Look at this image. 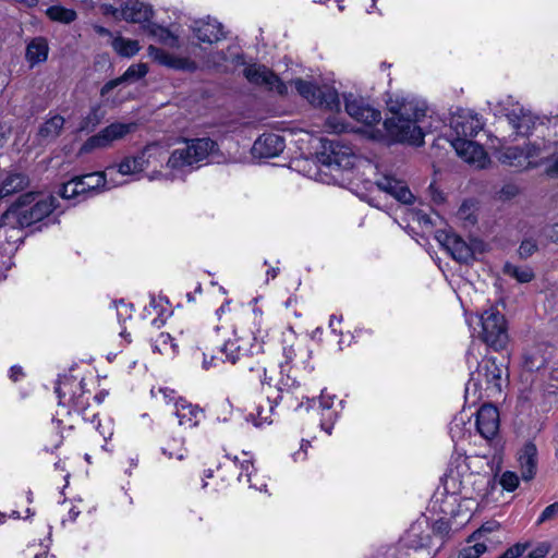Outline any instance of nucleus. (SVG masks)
Returning a JSON list of instances; mask_svg holds the SVG:
<instances>
[{
  "label": "nucleus",
  "instance_id": "12",
  "mask_svg": "<svg viewBox=\"0 0 558 558\" xmlns=\"http://www.w3.org/2000/svg\"><path fill=\"white\" fill-rule=\"evenodd\" d=\"M101 12L104 15L112 16L116 20L140 24L148 22L153 15L151 8L140 0H126L121 8L104 2Z\"/></svg>",
  "mask_w": 558,
  "mask_h": 558
},
{
  "label": "nucleus",
  "instance_id": "63",
  "mask_svg": "<svg viewBox=\"0 0 558 558\" xmlns=\"http://www.w3.org/2000/svg\"><path fill=\"white\" fill-rule=\"evenodd\" d=\"M546 171L550 175L558 174V154L551 157Z\"/></svg>",
  "mask_w": 558,
  "mask_h": 558
},
{
  "label": "nucleus",
  "instance_id": "40",
  "mask_svg": "<svg viewBox=\"0 0 558 558\" xmlns=\"http://www.w3.org/2000/svg\"><path fill=\"white\" fill-rule=\"evenodd\" d=\"M112 48L113 50L121 57L131 58L135 56L141 46L137 40L128 39L122 36H117L112 39Z\"/></svg>",
  "mask_w": 558,
  "mask_h": 558
},
{
  "label": "nucleus",
  "instance_id": "1",
  "mask_svg": "<svg viewBox=\"0 0 558 558\" xmlns=\"http://www.w3.org/2000/svg\"><path fill=\"white\" fill-rule=\"evenodd\" d=\"M345 111L366 128L364 132L375 141L391 140L421 146L424 143L423 120L427 107L422 100L408 97H397L388 102L392 117L386 119L383 128H378L381 120L380 111L371 107L362 98L353 95L345 96Z\"/></svg>",
  "mask_w": 558,
  "mask_h": 558
},
{
  "label": "nucleus",
  "instance_id": "26",
  "mask_svg": "<svg viewBox=\"0 0 558 558\" xmlns=\"http://www.w3.org/2000/svg\"><path fill=\"white\" fill-rule=\"evenodd\" d=\"M192 28L197 39L203 43L213 44L225 37L222 25L210 17L195 21Z\"/></svg>",
  "mask_w": 558,
  "mask_h": 558
},
{
  "label": "nucleus",
  "instance_id": "44",
  "mask_svg": "<svg viewBox=\"0 0 558 558\" xmlns=\"http://www.w3.org/2000/svg\"><path fill=\"white\" fill-rule=\"evenodd\" d=\"M46 14L50 20L65 24L71 23L76 19V13L74 10L66 9L61 5L49 7L46 11Z\"/></svg>",
  "mask_w": 558,
  "mask_h": 558
},
{
  "label": "nucleus",
  "instance_id": "55",
  "mask_svg": "<svg viewBox=\"0 0 558 558\" xmlns=\"http://www.w3.org/2000/svg\"><path fill=\"white\" fill-rule=\"evenodd\" d=\"M326 132L328 133H342L347 131V125L340 121L338 117H330L325 123Z\"/></svg>",
  "mask_w": 558,
  "mask_h": 558
},
{
  "label": "nucleus",
  "instance_id": "9",
  "mask_svg": "<svg viewBox=\"0 0 558 558\" xmlns=\"http://www.w3.org/2000/svg\"><path fill=\"white\" fill-rule=\"evenodd\" d=\"M481 339L494 350L504 349L509 340L505 316L495 307L484 311L478 316Z\"/></svg>",
  "mask_w": 558,
  "mask_h": 558
},
{
  "label": "nucleus",
  "instance_id": "28",
  "mask_svg": "<svg viewBox=\"0 0 558 558\" xmlns=\"http://www.w3.org/2000/svg\"><path fill=\"white\" fill-rule=\"evenodd\" d=\"M538 118L527 108L521 107L517 114L510 116L509 124L521 136H527L535 129Z\"/></svg>",
  "mask_w": 558,
  "mask_h": 558
},
{
  "label": "nucleus",
  "instance_id": "17",
  "mask_svg": "<svg viewBox=\"0 0 558 558\" xmlns=\"http://www.w3.org/2000/svg\"><path fill=\"white\" fill-rule=\"evenodd\" d=\"M436 239L440 245L459 263H469L473 259L472 247L463 241L459 235L439 230L436 233Z\"/></svg>",
  "mask_w": 558,
  "mask_h": 558
},
{
  "label": "nucleus",
  "instance_id": "13",
  "mask_svg": "<svg viewBox=\"0 0 558 558\" xmlns=\"http://www.w3.org/2000/svg\"><path fill=\"white\" fill-rule=\"evenodd\" d=\"M246 80L257 86L264 87L278 95L288 94V85L284 84L272 71L262 64H250L244 69Z\"/></svg>",
  "mask_w": 558,
  "mask_h": 558
},
{
  "label": "nucleus",
  "instance_id": "19",
  "mask_svg": "<svg viewBox=\"0 0 558 558\" xmlns=\"http://www.w3.org/2000/svg\"><path fill=\"white\" fill-rule=\"evenodd\" d=\"M147 54L156 63L169 69L186 72H194L197 69L196 63L190 58L175 56L153 45L148 46Z\"/></svg>",
  "mask_w": 558,
  "mask_h": 558
},
{
  "label": "nucleus",
  "instance_id": "22",
  "mask_svg": "<svg viewBox=\"0 0 558 558\" xmlns=\"http://www.w3.org/2000/svg\"><path fill=\"white\" fill-rule=\"evenodd\" d=\"M279 403H283L287 407V403L279 398V391L277 390L276 397L271 398L268 396L266 400L256 404L247 414L246 421L251 422L258 428L265 425H270L272 423L274 409Z\"/></svg>",
  "mask_w": 558,
  "mask_h": 558
},
{
  "label": "nucleus",
  "instance_id": "27",
  "mask_svg": "<svg viewBox=\"0 0 558 558\" xmlns=\"http://www.w3.org/2000/svg\"><path fill=\"white\" fill-rule=\"evenodd\" d=\"M518 461L523 481H531L537 469V449L534 444H525L519 452Z\"/></svg>",
  "mask_w": 558,
  "mask_h": 558
},
{
  "label": "nucleus",
  "instance_id": "35",
  "mask_svg": "<svg viewBox=\"0 0 558 558\" xmlns=\"http://www.w3.org/2000/svg\"><path fill=\"white\" fill-rule=\"evenodd\" d=\"M142 160L144 161L145 169L149 167H157L169 157H167V150L158 143H151L146 145L140 153Z\"/></svg>",
  "mask_w": 558,
  "mask_h": 558
},
{
  "label": "nucleus",
  "instance_id": "38",
  "mask_svg": "<svg viewBox=\"0 0 558 558\" xmlns=\"http://www.w3.org/2000/svg\"><path fill=\"white\" fill-rule=\"evenodd\" d=\"M142 159L140 154L136 156H125L120 162L112 167L114 171L121 175H136L145 170V165Z\"/></svg>",
  "mask_w": 558,
  "mask_h": 558
},
{
  "label": "nucleus",
  "instance_id": "57",
  "mask_svg": "<svg viewBox=\"0 0 558 558\" xmlns=\"http://www.w3.org/2000/svg\"><path fill=\"white\" fill-rule=\"evenodd\" d=\"M102 119V114L98 108H93L89 114L86 117L82 129L95 128Z\"/></svg>",
  "mask_w": 558,
  "mask_h": 558
},
{
  "label": "nucleus",
  "instance_id": "6",
  "mask_svg": "<svg viewBox=\"0 0 558 558\" xmlns=\"http://www.w3.org/2000/svg\"><path fill=\"white\" fill-rule=\"evenodd\" d=\"M57 206V198L46 193L29 192L21 195L3 215V226L15 220L20 227H29L48 217Z\"/></svg>",
  "mask_w": 558,
  "mask_h": 558
},
{
  "label": "nucleus",
  "instance_id": "24",
  "mask_svg": "<svg viewBox=\"0 0 558 558\" xmlns=\"http://www.w3.org/2000/svg\"><path fill=\"white\" fill-rule=\"evenodd\" d=\"M174 413L178 417L179 425L184 428L196 427L205 418L204 411L198 405L182 399L175 402Z\"/></svg>",
  "mask_w": 558,
  "mask_h": 558
},
{
  "label": "nucleus",
  "instance_id": "42",
  "mask_svg": "<svg viewBox=\"0 0 558 558\" xmlns=\"http://www.w3.org/2000/svg\"><path fill=\"white\" fill-rule=\"evenodd\" d=\"M547 363L545 351L542 347L534 348L524 355V367L530 371H538Z\"/></svg>",
  "mask_w": 558,
  "mask_h": 558
},
{
  "label": "nucleus",
  "instance_id": "20",
  "mask_svg": "<svg viewBox=\"0 0 558 558\" xmlns=\"http://www.w3.org/2000/svg\"><path fill=\"white\" fill-rule=\"evenodd\" d=\"M226 462L223 465L230 466L239 471L238 474V481L242 482L245 480V482L250 485V487L255 488L259 492H263L266 488L265 483H253V476H256L255 474V468L252 461V458L248 453L242 452V457L238 456H230L226 454Z\"/></svg>",
  "mask_w": 558,
  "mask_h": 558
},
{
  "label": "nucleus",
  "instance_id": "53",
  "mask_svg": "<svg viewBox=\"0 0 558 558\" xmlns=\"http://www.w3.org/2000/svg\"><path fill=\"white\" fill-rule=\"evenodd\" d=\"M556 520H558V502H554L547 506L538 517L536 523L539 525L545 522Z\"/></svg>",
  "mask_w": 558,
  "mask_h": 558
},
{
  "label": "nucleus",
  "instance_id": "37",
  "mask_svg": "<svg viewBox=\"0 0 558 558\" xmlns=\"http://www.w3.org/2000/svg\"><path fill=\"white\" fill-rule=\"evenodd\" d=\"M60 195L64 199H71L74 202H81L87 196V193L82 178L75 177L65 182L60 190Z\"/></svg>",
  "mask_w": 558,
  "mask_h": 558
},
{
  "label": "nucleus",
  "instance_id": "41",
  "mask_svg": "<svg viewBox=\"0 0 558 558\" xmlns=\"http://www.w3.org/2000/svg\"><path fill=\"white\" fill-rule=\"evenodd\" d=\"M333 396L328 395L326 391H322L319 403L324 411H327V414H323L324 421L322 422V428L326 430L327 434H331V428L333 422L337 418V413L331 411L333 404Z\"/></svg>",
  "mask_w": 558,
  "mask_h": 558
},
{
  "label": "nucleus",
  "instance_id": "33",
  "mask_svg": "<svg viewBox=\"0 0 558 558\" xmlns=\"http://www.w3.org/2000/svg\"><path fill=\"white\" fill-rule=\"evenodd\" d=\"M487 106L495 116H506L508 121L510 120L511 113L517 114L518 110H521L522 107L511 95L493 98L487 101Z\"/></svg>",
  "mask_w": 558,
  "mask_h": 558
},
{
  "label": "nucleus",
  "instance_id": "4",
  "mask_svg": "<svg viewBox=\"0 0 558 558\" xmlns=\"http://www.w3.org/2000/svg\"><path fill=\"white\" fill-rule=\"evenodd\" d=\"M474 351L475 344H472L466 353L469 367L477 364L465 385V399L471 403L499 396L507 383V369L501 363L498 364L494 357H486L478 363Z\"/></svg>",
  "mask_w": 558,
  "mask_h": 558
},
{
  "label": "nucleus",
  "instance_id": "46",
  "mask_svg": "<svg viewBox=\"0 0 558 558\" xmlns=\"http://www.w3.org/2000/svg\"><path fill=\"white\" fill-rule=\"evenodd\" d=\"M154 349L165 355H174L178 352V344L169 333L161 332L155 340Z\"/></svg>",
  "mask_w": 558,
  "mask_h": 558
},
{
  "label": "nucleus",
  "instance_id": "58",
  "mask_svg": "<svg viewBox=\"0 0 558 558\" xmlns=\"http://www.w3.org/2000/svg\"><path fill=\"white\" fill-rule=\"evenodd\" d=\"M550 550V545L546 542H542L534 546L531 551L527 554V558H543Z\"/></svg>",
  "mask_w": 558,
  "mask_h": 558
},
{
  "label": "nucleus",
  "instance_id": "11",
  "mask_svg": "<svg viewBox=\"0 0 558 558\" xmlns=\"http://www.w3.org/2000/svg\"><path fill=\"white\" fill-rule=\"evenodd\" d=\"M136 126L134 122H113L100 130L97 134L88 137L82 145L80 154H89L97 149L108 148L112 146L116 141L122 140L128 134L134 132Z\"/></svg>",
  "mask_w": 558,
  "mask_h": 558
},
{
  "label": "nucleus",
  "instance_id": "39",
  "mask_svg": "<svg viewBox=\"0 0 558 558\" xmlns=\"http://www.w3.org/2000/svg\"><path fill=\"white\" fill-rule=\"evenodd\" d=\"M64 125V118L54 114L47 119L41 126L39 128L38 134L44 140H52L56 138Z\"/></svg>",
  "mask_w": 558,
  "mask_h": 558
},
{
  "label": "nucleus",
  "instance_id": "47",
  "mask_svg": "<svg viewBox=\"0 0 558 558\" xmlns=\"http://www.w3.org/2000/svg\"><path fill=\"white\" fill-rule=\"evenodd\" d=\"M161 452L168 459H177L179 461L183 460L186 456L183 438H174L171 444L161 448Z\"/></svg>",
  "mask_w": 558,
  "mask_h": 558
},
{
  "label": "nucleus",
  "instance_id": "54",
  "mask_svg": "<svg viewBox=\"0 0 558 558\" xmlns=\"http://www.w3.org/2000/svg\"><path fill=\"white\" fill-rule=\"evenodd\" d=\"M537 251V243L533 239H525L519 246V255L523 258L530 257Z\"/></svg>",
  "mask_w": 558,
  "mask_h": 558
},
{
  "label": "nucleus",
  "instance_id": "49",
  "mask_svg": "<svg viewBox=\"0 0 558 558\" xmlns=\"http://www.w3.org/2000/svg\"><path fill=\"white\" fill-rule=\"evenodd\" d=\"M145 312L147 313V315H156L150 324L153 326H156V327H160L163 323H165V319H163V312H165V306L160 301H157L155 298H153L148 304V306L145 307Z\"/></svg>",
  "mask_w": 558,
  "mask_h": 558
},
{
  "label": "nucleus",
  "instance_id": "29",
  "mask_svg": "<svg viewBox=\"0 0 558 558\" xmlns=\"http://www.w3.org/2000/svg\"><path fill=\"white\" fill-rule=\"evenodd\" d=\"M148 73L146 63H135L130 65L126 71L114 80L107 82L101 88V96L106 97L113 88L125 82H134L143 78Z\"/></svg>",
  "mask_w": 558,
  "mask_h": 558
},
{
  "label": "nucleus",
  "instance_id": "61",
  "mask_svg": "<svg viewBox=\"0 0 558 558\" xmlns=\"http://www.w3.org/2000/svg\"><path fill=\"white\" fill-rule=\"evenodd\" d=\"M310 447V442L307 440H302L300 444V449L291 454L294 462H304L307 458V448Z\"/></svg>",
  "mask_w": 558,
  "mask_h": 558
},
{
  "label": "nucleus",
  "instance_id": "5",
  "mask_svg": "<svg viewBox=\"0 0 558 558\" xmlns=\"http://www.w3.org/2000/svg\"><path fill=\"white\" fill-rule=\"evenodd\" d=\"M253 328L245 330L235 327L232 338H229L219 348L227 362L235 364L250 355H257L265 351L268 330L262 325V312L254 310L252 313Z\"/></svg>",
  "mask_w": 558,
  "mask_h": 558
},
{
  "label": "nucleus",
  "instance_id": "52",
  "mask_svg": "<svg viewBox=\"0 0 558 558\" xmlns=\"http://www.w3.org/2000/svg\"><path fill=\"white\" fill-rule=\"evenodd\" d=\"M499 529V524L496 522H487L483 524L477 531H475L471 535V541H484L485 543L488 541L487 535Z\"/></svg>",
  "mask_w": 558,
  "mask_h": 558
},
{
  "label": "nucleus",
  "instance_id": "51",
  "mask_svg": "<svg viewBox=\"0 0 558 558\" xmlns=\"http://www.w3.org/2000/svg\"><path fill=\"white\" fill-rule=\"evenodd\" d=\"M499 484L508 492H513L519 486V476L512 471H506L500 475Z\"/></svg>",
  "mask_w": 558,
  "mask_h": 558
},
{
  "label": "nucleus",
  "instance_id": "15",
  "mask_svg": "<svg viewBox=\"0 0 558 558\" xmlns=\"http://www.w3.org/2000/svg\"><path fill=\"white\" fill-rule=\"evenodd\" d=\"M451 144L458 156L470 166L484 169L490 163L487 153L480 144L462 137H456Z\"/></svg>",
  "mask_w": 558,
  "mask_h": 558
},
{
  "label": "nucleus",
  "instance_id": "56",
  "mask_svg": "<svg viewBox=\"0 0 558 558\" xmlns=\"http://www.w3.org/2000/svg\"><path fill=\"white\" fill-rule=\"evenodd\" d=\"M203 361H202V368L205 371H208L211 367H215L218 365V362L220 361L219 357L215 356L210 353V350L207 345L203 348Z\"/></svg>",
  "mask_w": 558,
  "mask_h": 558
},
{
  "label": "nucleus",
  "instance_id": "60",
  "mask_svg": "<svg viewBox=\"0 0 558 558\" xmlns=\"http://www.w3.org/2000/svg\"><path fill=\"white\" fill-rule=\"evenodd\" d=\"M527 545L526 544H515L508 548L501 556L498 558H518L525 553Z\"/></svg>",
  "mask_w": 558,
  "mask_h": 558
},
{
  "label": "nucleus",
  "instance_id": "23",
  "mask_svg": "<svg viewBox=\"0 0 558 558\" xmlns=\"http://www.w3.org/2000/svg\"><path fill=\"white\" fill-rule=\"evenodd\" d=\"M284 140L275 133L260 135L253 145V154L259 158H272L284 149Z\"/></svg>",
  "mask_w": 558,
  "mask_h": 558
},
{
  "label": "nucleus",
  "instance_id": "7",
  "mask_svg": "<svg viewBox=\"0 0 558 558\" xmlns=\"http://www.w3.org/2000/svg\"><path fill=\"white\" fill-rule=\"evenodd\" d=\"M185 146L174 149L168 158L167 167L173 171L194 169L203 162H214L219 155V148L209 137L184 141Z\"/></svg>",
  "mask_w": 558,
  "mask_h": 558
},
{
  "label": "nucleus",
  "instance_id": "14",
  "mask_svg": "<svg viewBox=\"0 0 558 558\" xmlns=\"http://www.w3.org/2000/svg\"><path fill=\"white\" fill-rule=\"evenodd\" d=\"M538 157L543 159L541 148L535 144H527L524 148H506L500 153L498 159L504 165L525 169L536 167L538 165V160H534V158Z\"/></svg>",
  "mask_w": 558,
  "mask_h": 558
},
{
  "label": "nucleus",
  "instance_id": "45",
  "mask_svg": "<svg viewBox=\"0 0 558 558\" xmlns=\"http://www.w3.org/2000/svg\"><path fill=\"white\" fill-rule=\"evenodd\" d=\"M487 549V545L484 541H471L468 539L466 545L459 551L458 558H478Z\"/></svg>",
  "mask_w": 558,
  "mask_h": 558
},
{
  "label": "nucleus",
  "instance_id": "8",
  "mask_svg": "<svg viewBox=\"0 0 558 558\" xmlns=\"http://www.w3.org/2000/svg\"><path fill=\"white\" fill-rule=\"evenodd\" d=\"M295 90L312 106L329 111H339L340 99L337 89L333 86L324 84L318 86L311 81L302 78L292 82Z\"/></svg>",
  "mask_w": 558,
  "mask_h": 558
},
{
  "label": "nucleus",
  "instance_id": "32",
  "mask_svg": "<svg viewBox=\"0 0 558 558\" xmlns=\"http://www.w3.org/2000/svg\"><path fill=\"white\" fill-rule=\"evenodd\" d=\"M49 52L48 41L44 37L33 38L26 46L25 59L33 68L47 60Z\"/></svg>",
  "mask_w": 558,
  "mask_h": 558
},
{
  "label": "nucleus",
  "instance_id": "18",
  "mask_svg": "<svg viewBox=\"0 0 558 558\" xmlns=\"http://www.w3.org/2000/svg\"><path fill=\"white\" fill-rule=\"evenodd\" d=\"M499 412L492 404H483L476 412L475 426L478 434L487 439H493L499 430Z\"/></svg>",
  "mask_w": 558,
  "mask_h": 558
},
{
  "label": "nucleus",
  "instance_id": "21",
  "mask_svg": "<svg viewBox=\"0 0 558 558\" xmlns=\"http://www.w3.org/2000/svg\"><path fill=\"white\" fill-rule=\"evenodd\" d=\"M403 543L410 549L415 551L426 550L428 555L432 549L437 547L430 534L429 526H423L422 523L411 525L403 537Z\"/></svg>",
  "mask_w": 558,
  "mask_h": 558
},
{
  "label": "nucleus",
  "instance_id": "31",
  "mask_svg": "<svg viewBox=\"0 0 558 558\" xmlns=\"http://www.w3.org/2000/svg\"><path fill=\"white\" fill-rule=\"evenodd\" d=\"M429 510L434 513L440 514L439 519H437L434 522L433 526L429 527L430 534L434 538V542H436L437 547L442 544L445 536L448 535L449 531L451 530V519L461 518L464 521H468L470 519L463 515H450L440 511H435L433 509V499L430 500L429 504Z\"/></svg>",
  "mask_w": 558,
  "mask_h": 558
},
{
  "label": "nucleus",
  "instance_id": "64",
  "mask_svg": "<svg viewBox=\"0 0 558 558\" xmlns=\"http://www.w3.org/2000/svg\"><path fill=\"white\" fill-rule=\"evenodd\" d=\"M24 376L23 374V371L20 366H12L11 369H10V378L13 380V381H17L20 380L22 377Z\"/></svg>",
  "mask_w": 558,
  "mask_h": 558
},
{
  "label": "nucleus",
  "instance_id": "50",
  "mask_svg": "<svg viewBox=\"0 0 558 558\" xmlns=\"http://www.w3.org/2000/svg\"><path fill=\"white\" fill-rule=\"evenodd\" d=\"M457 217L463 221L465 226H472L476 222L475 216V205L471 201H465L462 203L460 208L457 211Z\"/></svg>",
  "mask_w": 558,
  "mask_h": 558
},
{
  "label": "nucleus",
  "instance_id": "2",
  "mask_svg": "<svg viewBox=\"0 0 558 558\" xmlns=\"http://www.w3.org/2000/svg\"><path fill=\"white\" fill-rule=\"evenodd\" d=\"M495 482L488 474L470 472L466 458L451 461L441 485L433 495V509L450 515L471 518L478 500H488Z\"/></svg>",
  "mask_w": 558,
  "mask_h": 558
},
{
  "label": "nucleus",
  "instance_id": "3",
  "mask_svg": "<svg viewBox=\"0 0 558 558\" xmlns=\"http://www.w3.org/2000/svg\"><path fill=\"white\" fill-rule=\"evenodd\" d=\"M282 336L283 361L279 363L278 367L257 365L250 369L257 373L263 386L267 385L279 391V398L287 403L288 409H298L302 405L305 396L300 391L299 381L291 375V371L301 368L311 373L314 369L311 364L312 351L292 329H288Z\"/></svg>",
  "mask_w": 558,
  "mask_h": 558
},
{
  "label": "nucleus",
  "instance_id": "16",
  "mask_svg": "<svg viewBox=\"0 0 558 558\" xmlns=\"http://www.w3.org/2000/svg\"><path fill=\"white\" fill-rule=\"evenodd\" d=\"M482 118L470 110H458L451 118L450 126L456 134V137L469 140V137L476 136L483 129Z\"/></svg>",
  "mask_w": 558,
  "mask_h": 558
},
{
  "label": "nucleus",
  "instance_id": "59",
  "mask_svg": "<svg viewBox=\"0 0 558 558\" xmlns=\"http://www.w3.org/2000/svg\"><path fill=\"white\" fill-rule=\"evenodd\" d=\"M464 422H463V418L460 417H456L451 424H450V435H451V438L453 440H459L461 438H463L464 434L462 432V426H463Z\"/></svg>",
  "mask_w": 558,
  "mask_h": 558
},
{
  "label": "nucleus",
  "instance_id": "43",
  "mask_svg": "<svg viewBox=\"0 0 558 558\" xmlns=\"http://www.w3.org/2000/svg\"><path fill=\"white\" fill-rule=\"evenodd\" d=\"M148 32L159 43L167 45L171 48L179 47L178 38L169 29L156 24H151L148 26Z\"/></svg>",
  "mask_w": 558,
  "mask_h": 558
},
{
  "label": "nucleus",
  "instance_id": "62",
  "mask_svg": "<svg viewBox=\"0 0 558 558\" xmlns=\"http://www.w3.org/2000/svg\"><path fill=\"white\" fill-rule=\"evenodd\" d=\"M96 428L99 430V434L102 436L104 440H108L112 437L113 430L110 422H107L106 425L97 424Z\"/></svg>",
  "mask_w": 558,
  "mask_h": 558
},
{
  "label": "nucleus",
  "instance_id": "25",
  "mask_svg": "<svg viewBox=\"0 0 558 558\" xmlns=\"http://www.w3.org/2000/svg\"><path fill=\"white\" fill-rule=\"evenodd\" d=\"M376 185L380 191L391 195L400 203L411 204L413 201V194L405 183L393 177L384 175L376 182Z\"/></svg>",
  "mask_w": 558,
  "mask_h": 558
},
{
  "label": "nucleus",
  "instance_id": "34",
  "mask_svg": "<svg viewBox=\"0 0 558 558\" xmlns=\"http://www.w3.org/2000/svg\"><path fill=\"white\" fill-rule=\"evenodd\" d=\"M28 185V178L19 172L9 173L0 184V197H8L24 190Z\"/></svg>",
  "mask_w": 558,
  "mask_h": 558
},
{
  "label": "nucleus",
  "instance_id": "30",
  "mask_svg": "<svg viewBox=\"0 0 558 558\" xmlns=\"http://www.w3.org/2000/svg\"><path fill=\"white\" fill-rule=\"evenodd\" d=\"M328 158L330 165H335L338 168L344 170L353 168L357 159L351 147L342 145L338 142H332L330 144V155Z\"/></svg>",
  "mask_w": 558,
  "mask_h": 558
},
{
  "label": "nucleus",
  "instance_id": "10",
  "mask_svg": "<svg viewBox=\"0 0 558 558\" xmlns=\"http://www.w3.org/2000/svg\"><path fill=\"white\" fill-rule=\"evenodd\" d=\"M56 393L59 399V407L68 414L74 411L83 413L88 405V398L85 396L83 379L74 376H63L58 380Z\"/></svg>",
  "mask_w": 558,
  "mask_h": 558
},
{
  "label": "nucleus",
  "instance_id": "48",
  "mask_svg": "<svg viewBox=\"0 0 558 558\" xmlns=\"http://www.w3.org/2000/svg\"><path fill=\"white\" fill-rule=\"evenodd\" d=\"M505 274L515 278L521 283L530 282L534 277L531 268L518 267L511 264L505 265Z\"/></svg>",
  "mask_w": 558,
  "mask_h": 558
},
{
  "label": "nucleus",
  "instance_id": "36",
  "mask_svg": "<svg viewBox=\"0 0 558 558\" xmlns=\"http://www.w3.org/2000/svg\"><path fill=\"white\" fill-rule=\"evenodd\" d=\"M113 172L114 168L108 167L105 172H93L81 175L87 195L100 189H110L112 185H107V175H112Z\"/></svg>",
  "mask_w": 558,
  "mask_h": 558
}]
</instances>
